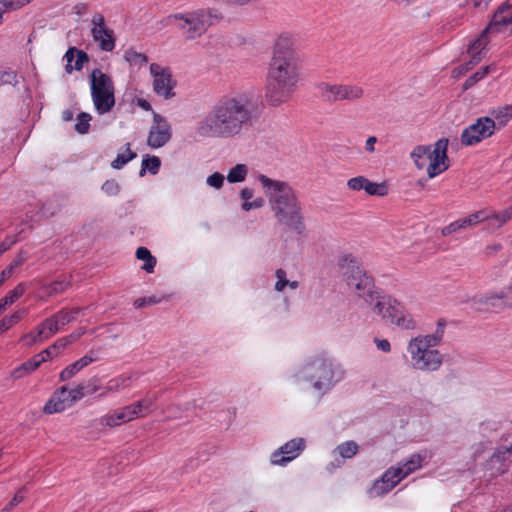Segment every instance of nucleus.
<instances>
[{
	"mask_svg": "<svg viewBox=\"0 0 512 512\" xmlns=\"http://www.w3.org/2000/svg\"><path fill=\"white\" fill-rule=\"evenodd\" d=\"M260 115V104L253 91H231L220 96L199 123L202 136L235 138L247 132Z\"/></svg>",
	"mask_w": 512,
	"mask_h": 512,
	"instance_id": "f257e3e1",
	"label": "nucleus"
},
{
	"mask_svg": "<svg viewBox=\"0 0 512 512\" xmlns=\"http://www.w3.org/2000/svg\"><path fill=\"white\" fill-rule=\"evenodd\" d=\"M294 43L290 33L280 34L274 42L265 81V99L270 106L286 103L298 87L301 66Z\"/></svg>",
	"mask_w": 512,
	"mask_h": 512,
	"instance_id": "f03ea898",
	"label": "nucleus"
},
{
	"mask_svg": "<svg viewBox=\"0 0 512 512\" xmlns=\"http://www.w3.org/2000/svg\"><path fill=\"white\" fill-rule=\"evenodd\" d=\"M347 285L353 288L356 295L372 306L374 313L384 320L405 329L415 328V322L403 313V306L396 299L381 292L375 287L374 279L367 275L359 261L352 255H345L338 263Z\"/></svg>",
	"mask_w": 512,
	"mask_h": 512,
	"instance_id": "7ed1b4c3",
	"label": "nucleus"
},
{
	"mask_svg": "<svg viewBox=\"0 0 512 512\" xmlns=\"http://www.w3.org/2000/svg\"><path fill=\"white\" fill-rule=\"evenodd\" d=\"M258 180L269 199L271 210L277 221L297 234H303L306 226L296 191L287 182L273 180L263 174L258 176Z\"/></svg>",
	"mask_w": 512,
	"mask_h": 512,
	"instance_id": "20e7f679",
	"label": "nucleus"
},
{
	"mask_svg": "<svg viewBox=\"0 0 512 512\" xmlns=\"http://www.w3.org/2000/svg\"><path fill=\"white\" fill-rule=\"evenodd\" d=\"M448 139L441 138L432 149L431 145H418L411 152V158L418 169L426 167L429 178H434L438 174L449 168L448 156Z\"/></svg>",
	"mask_w": 512,
	"mask_h": 512,
	"instance_id": "39448f33",
	"label": "nucleus"
},
{
	"mask_svg": "<svg viewBox=\"0 0 512 512\" xmlns=\"http://www.w3.org/2000/svg\"><path fill=\"white\" fill-rule=\"evenodd\" d=\"M91 96L96 111L105 114L115 105L114 84L110 76L96 68L90 74Z\"/></svg>",
	"mask_w": 512,
	"mask_h": 512,
	"instance_id": "423d86ee",
	"label": "nucleus"
},
{
	"mask_svg": "<svg viewBox=\"0 0 512 512\" xmlns=\"http://www.w3.org/2000/svg\"><path fill=\"white\" fill-rule=\"evenodd\" d=\"M303 378L312 384L315 390L327 389L332 382L334 371L332 363L324 357H316L306 363L302 370Z\"/></svg>",
	"mask_w": 512,
	"mask_h": 512,
	"instance_id": "0eeeda50",
	"label": "nucleus"
},
{
	"mask_svg": "<svg viewBox=\"0 0 512 512\" xmlns=\"http://www.w3.org/2000/svg\"><path fill=\"white\" fill-rule=\"evenodd\" d=\"M420 343L418 340H410L408 344L412 367L422 371L438 370L443 362L441 353L436 349H428L427 345Z\"/></svg>",
	"mask_w": 512,
	"mask_h": 512,
	"instance_id": "6e6552de",
	"label": "nucleus"
},
{
	"mask_svg": "<svg viewBox=\"0 0 512 512\" xmlns=\"http://www.w3.org/2000/svg\"><path fill=\"white\" fill-rule=\"evenodd\" d=\"M321 98L326 102L355 101L363 97L364 90L358 85L330 84L321 82L317 86Z\"/></svg>",
	"mask_w": 512,
	"mask_h": 512,
	"instance_id": "1a4fd4ad",
	"label": "nucleus"
},
{
	"mask_svg": "<svg viewBox=\"0 0 512 512\" xmlns=\"http://www.w3.org/2000/svg\"><path fill=\"white\" fill-rule=\"evenodd\" d=\"M166 20L167 23H172L173 20L179 21L177 28L182 31L185 40H195L206 32L197 10L170 14Z\"/></svg>",
	"mask_w": 512,
	"mask_h": 512,
	"instance_id": "9d476101",
	"label": "nucleus"
},
{
	"mask_svg": "<svg viewBox=\"0 0 512 512\" xmlns=\"http://www.w3.org/2000/svg\"><path fill=\"white\" fill-rule=\"evenodd\" d=\"M496 129V122L490 117H480L475 123L466 127L460 137L465 146H473L491 137Z\"/></svg>",
	"mask_w": 512,
	"mask_h": 512,
	"instance_id": "9b49d317",
	"label": "nucleus"
},
{
	"mask_svg": "<svg viewBox=\"0 0 512 512\" xmlns=\"http://www.w3.org/2000/svg\"><path fill=\"white\" fill-rule=\"evenodd\" d=\"M150 73L153 76V90L164 99H171L175 96L174 87L176 82L172 78L169 68H164L157 63L150 65Z\"/></svg>",
	"mask_w": 512,
	"mask_h": 512,
	"instance_id": "f8f14e48",
	"label": "nucleus"
},
{
	"mask_svg": "<svg viewBox=\"0 0 512 512\" xmlns=\"http://www.w3.org/2000/svg\"><path fill=\"white\" fill-rule=\"evenodd\" d=\"M91 36L99 48L105 52H111L115 48L116 37L114 31L107 27L102 14L96 13L91 20Z\"/></svg>",
	"mask_w": 512,
	"mask_h": 512,
	"instance_id": "ddd939ff",
	"label": "nucleus"
},
{
	"mask_svg": "<svg viewBox=\"0 0 512 512\" xmlns=\"http://www.w3.org/2000/svg\"><path fill=\"white\" fill-rule=\"evenodd\" d=\"M153 122L147 137V144L151 148L157 149L170 141L172 132L166 118L156 112H153Z\"/></svg>",
	"mask_w": 512,
	"mask_h": 512,
	"instance_id": "4468645a",
	"label": "nucleus"
},
{
	"mask_svg": "<svg viewBox=\"0 0 512 512\" xmlns=\"http://www.w3.org/2000/svg\"><path fill=\"white\" fill-rule=\"evenodd\" d=\"M304 448L305 441L303 438L292 439L272 453L271 463L274 465H284L295 459Z\"/></svg>",
	"mask_w": 512,
	"mask_h": 512,
	"instance_id": "2eb2a0df",
	"label": "nucleus"
},
{
	"mask_svg": "<svg viewBox=\"0 0 512 512\" xmlns=\"http://www.w3.org/2000/svg\"><path fill=\"white\" fill-rule=\"evenodd\" d=\"M404 477L402 471L398 467H390L387 469L381 479L375 482L373 492L375 495H383L391 491Z\"/></svg>",
	"mask_w": 512,
	"mask_h": 512,
	"instance_id": "dca6fc26",
	"label": "nucleus"
},
{
	"mask_svg": "<svg viewBox=\"0 0 512 512\" xmlns=\"http://www.w3.org/2000/svg\"><path fill=\"white\" fill-rule=\"evenodd\" d=\"M67 386H62L54 391L49 400L43 407L44 414H54L63 412L65 409L70 408V404L66 398Z\"/></svg>",
	"mask_w": 512,
	"mask_h": 512,
	"instance_id": "f3484780",
	"label": "nucleus"
},
{
	"mask_svg": "<svg viewBox=\"0 0 512 512\" xmlns=\"http://www.w3.org/2000/svg\"><path fill=\"white\" fill-rule=\"evenodd\" d=\"M508 454H512L510 446L498 448L487 461L486 468L494 471L492 474L505 473L508 470L510 462L507 457Z\"/></svg>",
	"mask_w": 512,
	"mask_h": 512,
	"instance_id": "a211bd4d",
	"label": "nucleus"
},
{
	"mask_svg": "<svg viewBox=\"0 0 512 512\" xmlns=\"http://www.w3.org/2000/svg\"><path fill=\"white\" fill-rule=\"evenodd\" d=\"M42 364V359H38L37 357L33 356L11 372V377L15 380L23 378L29 374H31L33 371H35L37 368L40 367Z\"/></svg>",
	"mask_w": 512,
	"mask_h": 512,
	"instance_id": "6ab92c4d",
	"label": "nucleus"
},
{
	"mask_svg": "<svg viewBox=\"0 0 512 512\" xmlns=\"http://www.w3.org/2000/svg\"><path fill=\"white\" fill-rule=\"evenodd\" d=\"M59 322L57 321L55 315L44 319L36 328H37V336H41L44 340L50 338L59 330Z\"/></svg>",
	"mask_w": 512,
	"mask_h": 512,
	"instance_id": "aec40b11",
	"label": "nucleus"
},
{
	"mask_svg": "<svg viewBox=\"0 0 512 512\" xmlns=\"http://www.w3.org/2000/svg\"><path fill=\"white\" fill-rule=\"evenodd\" d=\"M197 13L202 20L205 29L223 19L222 13L216 8H201L197 9Z\"/></svg>",
	"mask_w": 512,
	"mask_h": 512,
	"instance_id": "412c9836",
	"label": "nucleus"
},
{
	"mask_svg": "<svg viewBox=\"0 0 512 512\" xmlns=\"http://www.w3.org/2000/svg\"><path fill=\"white\" fill-rule=\"evenodd\" d=\"M161 166V160L157 156H150L146 154L143 157L141 163V169L139 171V176L143 177L148 171L152 175H156L159 172Z\"/></svg>",
	"mask_w": 512,
	"mask_h": 512,
	"instance_id": "4be33fe9",
	"label": "nucleus"
},
{
	"mask_svg": "<svg viewBox=\"0 0 512 512\" xmlns=\"http://www.w3.org/2000/svg\"><path fill=\"white\" fill-rule=\"evenodd\" d=\"M240 197L243 200L241 205L244 211H249L251 209H258L264 205V200L262 198H256L253 201H249L253 197V189L245 187L240 191Z\"/></svg>",
	"mask_w": 512,
	"mask_h": 512,
	"instance_id": "5701e85b",
	"label": "nucleus"
},
{
	"mask_svg": "<svg viewBox=\"0 0 512 512\" xmlns=\"http://www.w3.org/2000/svg\"><path fill=\"white\" fill-rule=\"evenodd\" d=\"M423 457L420 454H412L408 459L402 462L398 468L402 471V477H407L422 466Z\"/></svg>",
	"mask_w": 512,
	"mask_h": 512,
	"instance_id": "b1692460",
	"label": "nucleus"
},
{
	"mask_svg": "<svg viewBox=\"0 0 512 512\" xmlns=\"http://www.w3.org/2000/svg\"><path fill=\"white\" fill-rule=\"evenodd\" d=\"M136 257L137 259L145 262L144 265L142 266V269L144 271H146L147 273L154 272L157 260L146 247H139L136 250Z\"/></svg>",
	"mask_w": 512,
	"mask_h": 512,
	"instance_id": "393cba45",
	"label": "nucleus"
},
{
	"mask_svg": "<svg viewBox=\"0 0 512 512\" xmlns=\"http://www.w3.org/2000/svg\"><path fill=\"white\" fill-rule=\"evenodd\" d=\"M358 450V444L353 440H349L338 445L335 452H337L343 459H350L357 454Z\"/></svg>",
	"mask_w": 512,
	"mask_h": 512,
	"instance_id": "a878e982",
	"label": "nucleus"
},
{
	"mask_svg": "<svg viewBox=\"0 0 512 512\" xmlns=\"http://www.w3.org/2000/svg\"><path fill=\"white\" fill-rule=\"evenodd\" d=\"M248 174V167L245 164H237L232 167L227 174L229 183L243 182Z\"/></svg>",
	"mask_w": 512,
	"mask_h": 512,
	"instance_id": "bb28decb",
	"label": "nucleus"
},
{
	"mask_svg": "<svg viewBox=\"0 0 512 512\" xmlns=\"http://www.w3.org/2000/svg\"><path fill=\"white\" fill-rule=\"evenodd\" d=\"M492 115L495 118L493 120L496 122V125L498 124L499 127H504L509 122V120L512 119V106L505 105L496 110H493Z\"/></svg>",
	"mask_w": 512,
	"mask_h": 512,
	"instance_id": "cd10ccee",
	"label": "nucleus"
},
{
	"mask_svg": "<svg viewBox=\"0 0 512 512\" xmlns=\"http://www.w3.org/2000/svg\"><path fill=\"white\" fill-rule=\"evenodd\" d=\"M71 281L70 279H59L55 280L45 286H43V290L47 293L48 296H53L65 291L68 287H70Z\"/></svg>",
	"mask_w": 512,
	"mask_h": 512,
	"instance_id": "c85d7f7f",
	"label": "nucleus"
},
{
	"mask_svg": "<svg viewBox=\"0 0 512 512\" xmlns=\"http://www.w3.org/2000/svg\"><path fill=\"white\" fill-rule=\"evenodd\" d=\"M137 157V154L130 149V143L126 144V151L123 153H119L116 158L111 162V167L113 169H121L124 165H126L129 161L133 160Z\"/></svg>",
	"mask_w": 512,
	"mask_h": 512,
	"instance_id": "c756f323",
	"label": "nucleus"
},
{
	"mask_svg": "<svg viewBox=\"0 0 512 512\" xmlns=\"http://www.w3.org/2000/svg\"><path fill=\"white\" fill-rule=\"evenodd\" d=\"M507 25H512L511 16L505 17L503 14H495L493 15V18L488 25V27L483 31L482 35L486 34L487 32H493V31H500L501 27H505Z\"/></svg>",
	"mask_w": 512,
	"mask_h": 512,
	"instance_id": "7c9ffc66",
	"label": "nucleus"
},
{
	"mask_svg": "<svg viewBox=\"0 0 512 512\" xmlns=\"http://www.w3.org/2000/svg\"><path fill=\"white\" fill-rule=\"evenodd\" d=\"M157 400V396L153 397H146L144 399H141L131 406L133 409L137 412V417H143L145 416L151 409L154 402Z\"/></svg>",
	"mask_w": 512,
	"mask_h": 512,
	"instance_id": "2f4dec72",
	"label": "nucleus"
},
{
	"mask_svg": "<svg viewBox=\"0 0 512 512\" xmlns=\"http://www.w3.org/2000/svg\"><path fill=\"white\" fill-rule=\"evenodd\" d=\"M364 191L371 196H385L388 194V187L385 182L376 183L367 179Z\"/></svg>",
	"mask_w": 512,
	"mask_h": 512,
	"instance_id": "473e14b6",
	"label": "nucleus"
},
{
	"mask_svg": "<svg viewBox=\"0 0 512 512\" xmlns=\"http://www.w3.org/2000/svg\"><path fill=\"white\" fill-rule=\"evenodd\" d=\"M81 310L82 309L79 307L73 308L71 310L61 309L54 315H55L57 321L59 322V324L64 326V325L72 322L73 320H75V318L81 312Z\"/></svg>",
	"mask_w": 512,
	"mask_h": 512,
	"instance_id": "72a5a7b5",
	"label": "nucleus"
},
{
	"mask_svg": "<svg viewBox=\"0 0 512 512\" xmlns=\"http://www.w3.org/2000/svg\"><path fill=\"white\" fill-rule=\"evenodd\" d=\"M124 58L131 66H143L148 62V57L145 54L133 49L126 50Z\"/></svg>",
	"mask_w": 512,
	"mask_h": 512,
	"instance_id": "f704fd0d",
	"label": "nucleus"
},
{
	"mask_svg": "<svg viewBox=\"0 0 512 512\" xmlns=\"http://www.w3.org/2000/svg\"><path fill=\"white\" fill-rule=\"evenodd\" d=\"M512 219V205L507 209L500 211L498 213L489 214V221L495 222V227L500 228L506 222Z\"/></svg>",
	"mask_w": 512,
	"mask_h": 512,
	"instance_id": "c9c22d12",
	"label": "nucleus"
},
{
	"mask_svg": "<svg viewBox=\"0 0 512 512\" xmlns=\"http://www.w3.org/2000/svg\"><path fill=\"white\" fill-rule=\"evenodd\" d=\"M27 314L26 310H18L14 312L9 317H5L0 321V333H2L5 330H8L13 325L18 323L25 315Z\"/></svg>",
	"mask_w": 512,
	"mask_h": 512,
	"instance_id": "e433bc0d",
	"label": "nucleus"
},
{
	"mask_svg": "<svg viewBox=\"0 0 512 512\" xmlns=\"http://www.w3.org/2000/svg\"><path fill=\"white\" fill-rule=\"evenodd\" d=\"M443 332H444L443 327H439L436 330V332L432 335H427L425 337H416V338H413L412 340H418L421 342L420 344L427 345L428 349H432V347L436 346L440 342V340L443 336Z\"/></svg>",
	"mask_w": 512,
	"mask_h": 512,
	"instance_id": "4c0bfd02",
	"label": "nucleus"
},
{
	"mask_svg": "<svg viewBox=\"0 0 512 512\" xmlns=\"http://www.w3.org/2000/svg\"><path fill=\"white\" fill-rule=\"evenodd\" d=\"M88 392L86 391V386L79 384L75 388L68 390L66 398L70 406H73L77 401L82 399Z\"/></svg>",
	"mask_w": 512,
	"mask_h": 512,
	"instance_id": "58836bf2",
	"label": "nucleus"
},
{
	"mask_svg": "<svg viewBox=\"0 0 512 512\" xmlns=\"http://www.w3.org/2000/svg\"><path fill=\"white\" fill-rule=\"evenodd\" d=\"M484 221H489V213L485 210L477 211L465 218H462L465 228Z\"/></svg>",
	"mask_w": 512,
	"mask_h": 512,
	"instance_id": "ea45409f",
	"label": "nucleus"
},
{
	"mask_svg": "<svg viewBox=\"0 0 512 512\" xmlns=\"http://www.w3.org/2000/svg\"><path fill=\"white\" fill-rule=\"evenodd\" d=\"M489 68V66L482 67L469 78H467L463 83V90H468L472 88L476 83L482 80L488 74Z\"/></svg>",
	"mask_w": 512,
	"mask_h": 512,
	"instance_id": "a19ab883",
	"label": "nucleus"
},
{
	"mask_svg": "<svg viewBox=\"0 0 512 512\" xmlns=\"http://www.w3.org/2000/svg\"><path fill=\"white\" fill-rule=\"evenodd\" d=\"M130 380L131 376H119L117 378L111 379L106 386V390L109 392L119 391L129 386Z\"/></svg>",
	"mask_w": 512,
	"mask_h": 512,
	"instance_id": "79ce46f5",
	"label": "nucleus"
},
{
	"mask_svg": "<svg viewBox=\"0 0 512 512\" xmlns=\"http://www.w3.org/2000/svg\"><path fill=\"white\" fill-rule=\"evenodd\" d=\"M92 117L86 112H81L77 116V123L75 124V130L79 134H86L90 128V121Z\"/></svg>",
	"mask_w": 512,
	"mask_h": 512,
	"instance_id": "37998d69",
	"label": "nucleus"
},
{
	"mask_svg": "<svg viewBox=\"0 0 512 512\" xmlns=\"http://www.w3.org/2000/svg\"><path fill=\"white\" fill-rule=\"evenodd\" d=\"M76 56H77V58H76L75 64L73 66H72V64H66V66H65L66 73L70 74L73 72V70L80 71L83 68L84 63L89 61L88 54L86 52H84L83 50H79L78 53L76 54Z\"/></svg>",
	"mask_w": 512,
	"mask_h": 512,
	"instance_id": "c03bdc74",
	"label": "nucleus"
},
{
	"mask_svg": "<svg viewBox=\"0 0 512 512\" xmlns=\"http://www.w3.org/2000/svg\"><path fill=\"white\" fill-rule=\"evenodd\" d=\"M481 60H482V56L473 54V56L471 57V59L468 62L458 66L457 68H455L453 70L454 76H459V75L466 73L467 71L472 69L475 65H477Z\"/></svg>",
	"mask_w": 512,
	"mask_h": 512,
	"instance_id": "a18cd8bd",
	"label": "nucleus"
},
{
	"mask_svg": "<svg viewBox=\"0 0 512 512\" xmlns=\"http://www.w3.org/2000/svg\"><path fill=\"white\" fill-rule=\"evenodd\" d=\"M26 492V486L20 487L13 496V498L10 500V502L2 509V512H10L15 506L21 503L25 498Z\"/></svg>",
	"mask_w": 512,
	"mask_h": 512,
	"instance_id": "49530a36",
	"label": "nucleus"
},
{
	"mask_svg": "<svg viewBox=\"0 0 512 512\" xmlns=\"http://www.w3.org/2000/svg\"><path fill=\"white\" fill-rule=\"evenodd\" d=\"M82 370L81 365L78 363V361H75L74 363L68 365L66 368H64L59 375L60 381H67L71 379L75 374H77L79 371Z\"/></svg>",
	"mask_w": 512,
	"mask_h": 512,
	"instance_id": "de8ad7c7",
	"label": "nucleus"
},
{
	"mask_svg": "<svg viewBox=\"0 0 512 512\" xmlns=\"http://www.w3.org/2000/svg\"><path fill=\"white\" fill-rule=\"evenodd\" d=\"M501 302H502V298H500V291L488 293L484 296V298L482 300L483 304L493 307V308H496V309H503Z\"/></svg>",
	"mask_w": 512,
	"mask_h": 512,
	"instance_id": "09e8293b",
	"label": "nucleus"
},
{
	"mask_svg": "<svg viewBox=\"0 0 512 512\" xmlns=\"http://www.w3.org/2000/svg\"><path fill=\"white\" fill-rule=\"evenodd\" d=\"M275 277L277 281L274 285V290L277 292H283L284 289L287 287L288 282L286 271L282 268L277 269L275 271Z\"/></svg>",
	"mask_w": 512,
	"mask_h": 512,
	"instance_id": "8fccbe9b",
	"label": "nucleus"
},
{
	"mask_svg": "<svg viewBox=\"0 0 512 512\" xmlns=\"http://www.w3.org/2000/svg\"><path fill=\"white\" fill-rule=\"evenodd\" d=\"M101 189L108 196H116L120 192V185L116 180L109 179L103 183Z\"/></svg>",
	"mask_w": 512,
	"mask_h": 512,
	"instance_id": "3c124183",
	"label": "nucleus"
},
{
	"mask_svg": "<svg viewBox=\"0 0 512 512\" xmlns=\"http://www.w3.org/2000/svg\"><path fill=\"white\" fill-rule=\"evenodd\" d=\"M367 178L364 176H357L349 179L347 181V186L349 189L353 191L364 190Z\"/></svg>",
	"mask_w": 512,
	"mask_h": 512,
	"instance_id": "603ef678",
	"label": "nucleus"
},
{
	"mask_svg": "<svg viewBox=\"0 0 512 512\" xmlns=\"http://www.w3.org/2000/svg\"><path fill=\"white\" fill-rule=\"evenodd\" d=\"M500 298H502V308H511L512 307V285L504 287L500 290Z\"/></svg>",
	"mask_w": 512,
	"mask_h": 512,
	"instance_id": "864d4df0",
	"label": "nucleus"
},
{
	"mask_svg": "<svg viewBox=\"0 0 512 512\" xmlns=\"http://www.w3.org/2000/svg\"><path fill=\"white\" fill-rule=\"evenodd\" d=\"M464 228H465V226L462 222V219H458V220L450 223L449 225L445 226L444 228H442L441 234L443 236H448V235L456 233L457 231L464 229Z\"/></svg>",
	"mask_w": 512,
	"mask_h": 512,
	"instance_id": "5fc2aeb1",
	"label": "nucleus"
},
{
	"mask_svg": "<svg viewBox=\"0 0 512 512\" xmlns=\"http://www.w3.org/2000/svg\"><path fill=\"white\" fill-rule=\"evenodd\" d=\"M224 175L219 173V172H215L213 174H211L210 176H208L206 182L209 186L215 188V189H220L222 188L223 184H224Z\"/></svg>",
	"mask_w": 512,
	"mask_h": 512,
	"instance_id": "6e6d98bb",
	"label": "nucleus"
},
{
	"mask_svg": "<svg viewBox=\"0 0 512 512\" xmlns=\"http://www.w3.org/2000/svg\"><path fill=\"white\" fill-rule=\"evenodd\" d=\"M18 83L17 74L14 71H2L0 72V85H16Z\"/></svg>",
	"mask_w": 512,
	"mask_h": 512,
	"instance_id": "4d7b16f0",
	"label": "nucleus"
},
{
	"mask_svg": "<svg viewBox=\"0 0 512 512\" xmlns=\"http://www.w3.org/2000/svg\"><path fill=\"white\" fill-rule=\"evenodd\" d=\"M21 341L25 345L31 346V345L36 344L38 342H42L43 339L41 338V336H37V328H35L33 331L23 335L21 337Z\"/></svg>",
	"mask_w": 512,
	"mask_h": 512,
	"instance_id": "13d9d810",
	"label": "nucleus"
},
{
	"mask_svg": "<svg viewBox=\"0 0 512 512\" xmlns=\"http://www.w3.org/2000/svg\"><path fill=\"white\" fill-rule=\"evenodd\" d=\"M484 46H485V43H484L483 39L478 38V39L474 40L472 43H470V45L467 49V53L470 54L471 57L473 56V54L482 56L481 51L484 49Z\"/></svg>",
	"mask_w": 512,
	"mask_h": 512,
	"instance_id": "bf43d9fd",
	"label": "nucleus"
},
{
	"mask_svg": "<svg viewBox=\"0 0 512 512\" xmlns=\"http://www.w3.org/2000/svg\"><path fill=\"white\" fill-rule=\"evenodd\" d=\"M27 258V251L20 250L15 259L7 266V268H11V272L13 273L15 268L21 266L27 260Z\"/></svg>",
	"mask_w": 512,
	"mask_h": 512,
	"instance_id": "052dcab7",
	"label": "nucleus"
},
{
	"mask_svg": "<svg viewBox=\"0 0 512 512\" xmlns=\"http://www.w3.org/2000/svg\"><path fill=\"white\" fill-rule=\"evenodd\" d=\"M160 302V299L155 296L142 297L138 298L134 301L133 305L135 308L139 309L147 305H153Z\"/></svg>",
	"mask_w": 512,
	"mask_h": 512,
	"instance_id": "680f3d73",
	"label": "nucleus"
},
{
	"mask_svg": "<svg viewBox=\"0 0 512 512\" xmlns=\"http://www.w3.org/2000/svg\"><path fill=\"white\" fill-rule=\"evenodd\" d=\"M55 355H57V352L54 349V347L51 345L48 348L44 349L43 351H41L40 353H38L34 356L37 357L38 359L39 358L42 359V363H44L47 360L52 359Z\"/></svg>",
	"mask_w": 512,
	"mask_h": 512,
	"instance_id": "e2e57ef3",
	"label": "nucleus"
},
{
	"mask_svg": "<svg viewBox=\"0 0 512 512\" xmlns=\"http://www.w3.org/2000/svg\"><path fill=\"white\" fill-rule=\"evenodd\" d=\"M17 242H18V238L17 237H6L0 243V256L2 254H4L6 251H8Z\"/></svg>",
	"mask_w": 512,
	"mask_h": 512,
	"instance_id": "0e129e2a",
	"label": "nucleus"
},
{
	"mask_svg": "<svg viewBox=\"0 0 512 512\" xmlns=\"http://www.w3.org/2000/svg\"><path fill=\"white\" fill-rule=\"evenodd\" d=\"M24 292H25V287L22 283H20L14 289L9 291L8 295H10L12 297V299H14V301H16L24 294Z\"/></svg>",
	"mask_w": 512,
	"mask_h": 512,
	"instance_id": "69168bd1",
	"label": "nucleus"
},
{
	"mask_svg": "<svg viewBox=\"0 0 512 512\" xmlns=\"http://www.w3.org/2000/svg\"><path fill=\"white\" fill-rule=\"evenodd\" d=\"M374 341L379 350L386 352V353L391 350V345L388 340L375 338Z\"/></svg>",
	"mask_w": 512,
	"mask_h": 512,
	"instance_id": "338daca9",
	"label": "nucleus"
},
{
	"mask_svg": "<svg viewBox=\"0 0 512 512\" xmlns=\"http://www.w3.org/2000/svg\"><path fill=\"white\" fill-rule=\"evenodd\" d=\"M72 344L68 336L58 339L52 346L55 350L65 349L68 345Z\"/></svg>",
	"mask_w": 512,
	"mask_h": 512,
	"instance_id": "774afa93",
	"label": "nucleus"
}]
</instances>
